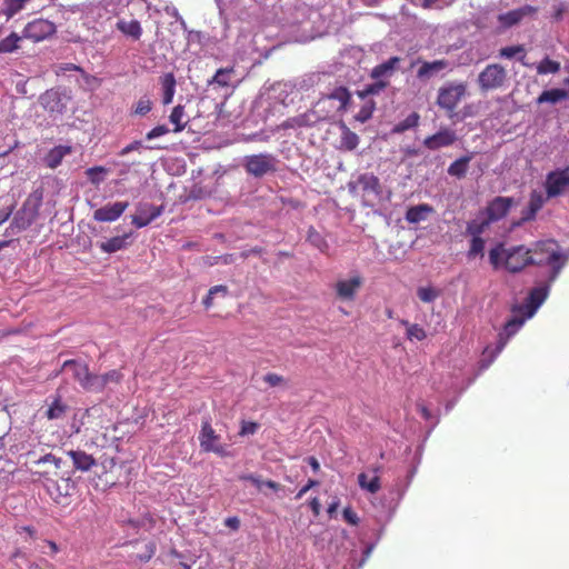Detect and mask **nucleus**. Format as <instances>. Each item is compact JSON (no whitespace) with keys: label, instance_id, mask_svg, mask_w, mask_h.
Returning <instances> with one entry per match:
<instances>
[{"label":"nucleus","instance_id":"338daca9","mask_svg":"<svg viewBox=\"0 0 569 569\" xmlns=\"http://www.w3.org/2000/svg\"><path fill=\"white\" fill-rule=\"evenodd\" d=\"M239 479L250 481L258 489H260L263 486V480H261L259 477H257L254 475H243V476H240Z\"/></svg>","mask_w":569,"mask_h":569},{"label":"nucleus","instance_id":"423d86ee","mask_svg":"<svg viewBox=\"0 0 569 569\" xmlns=\"http://www.w3.org/2000/svg\"><path fill=\"white\" fill-rule=\"evenodd\" d=\"M277 158L271 153H258L247 156L244 158L243 167L247 173L261 178L267 173L277 171Z\"/></svg>","mask_w":569,"mask_h":569},{"label":"nucleus","instance_id":"72a5a7b5","mask_svg":"<svg viewBox=\"0 0 569 569\" xmlns=\"http://www.w3.org/2000/svg\"><path fill=\"white\" fill-rule=\"evenodd\" d=\"M471 159L472 154L460 157L449 166L448 173L458 179L463 178L468 171V166Z\"/></svg>","mask_w":569,"mask_h":569},{"label":"nucleus","instance_id":"603ef678","mask_svg":"<svg viewBox=\"0 0 569 569\" xmlns=\"http://www.w3.org/2000/svg\"><path fill=\"white\" fill-rule=\"evenodd\" d=\"M545 204V199L541 193L533 191L529 199V210L535 216Z\"/></svg>","mask_w":569,"mask_h":569},{"label":"nucleus","instance_id":"f257e3e1","mask_svg":"<svg viewBox=\"0 0 569 569\" xmlns=\"http://www.w3.org/2000/svg\"><path fill=\"white\" fill-rule=\"evenodd\" d=\"M530 249L520 244L506 249L502 243H498L489 251V261L495 269L503 267L511 273L523 270L532 264Z\"/></svg>","mask_w":569,"mask_h":569},{"label":"nucleus","instance_id":"4c0bfd02","mask_svg":"<svg viewBox=\"0 0 569 569\" xmlns=\"http://www.w3.org/2000/svg\"><path fill=\"white\" fill-rule=\"evenodd\" d=\"M307 241L323 253L327 252L329 249L327 240L321 236L320 232L316 230L315 227H310L308 229Z\"/></svg>","mask_w":569,"mask_h":569},{"label":"nucleus","instance_id":"e2e57ef3","mask_svg":"<svg viewBox=\"0 0 569 569\" xmlns=\"http://www.w3.org/2000/svg\"><path fill=\"white\" fill-rule=\"evenodd\" d=\"M319 485L318 480L309 479L307 483L297 492L296 499H301L311 488Z\"/></svg>","mask_w":569,"mask_h":569},{"label":"nucleus","instance_id":"9b49d317","mask_svg":"<svg viewBox=\"0 0 569 569\" xmlns=\"http://www.w3.org/2000/svg\"><path fill=\"white\" fill-rule=\"evenodd\" d=\"M41 486L46 493L57 503H63L72 489L69 477L47 479V481L41 482Z\"/></svg>","mask_w":569,"mask_h":569},{"label":"nucleus","instance_id":"052dcab7","mask_svg":"<svg viewBox=\"0 0 569 569\" xmlns=\"http://www.w3.org/2000/svg\"><path fill=\"white\" fill-rule=\"evenodd\" d=\"M263 380L270 386V387H277L282 383H284V378L278 373L269 372L263 377Z\"/></svg>","mask_w":569,"mask_h":569},{"label":"nucleus","instance_id":"79ce46f5","mask_svg":"<svg viewBox=\"0 0 569 569\" xmlns=\"http://www.w3.org/2000/svg\"><path fill=\"white\" fill-rule=\"evenodd\" d=\"M107 173H108V169L102 166L91 167L86 170L87 178L94 186H99L103 181L104 176Z\"/></svg>","mask_w":569,"mask_h":569},{"label":"nucleus","instance_id":"f8f14e48","mask_svg":"<svg viewBox=\"0 0 569 569\" xmlns=\"http://www.w3.org/2000/svg\"><path fill=\"white\" fill-rule=\"evenodd\" d=\"M61 477H67L61 470V459L53 455H46L38 459V482Z\"/></svg>","mask_w":569,"mask_h":569},{"label":"nucleus","instance_id":"a211bd4d","mask_svg":"<svg viewBox=\"0 0 569 569\" xmlns=\"http://www.w3.org/2000/svg\"><path fill=\"white\" fill-rule=\"evenodd\" d=\"M457 140L456 132L445 128L423 140V146L429 150H437L453 144Z\"/></svg>","mask_w":569,"mask_h":569},{"label":"nucleus","instance_id":"ea45409f","mask_svg":"<svg viewBox=\"0 0 569 569\" xmlns=\"http://www.w3.org/2000/svg\"><path fill=\"white\" fill-rule=\"evenodd\" d=\"M420 116L417 112L410 113L406 119L397 123L393 128V132L402 133L409 129H413L419 124Z\"/></svg>","mask_w":569,"mask_h":569},{"label":"nucleus","instance_id":"4d7b16f0","mask_svg":"<svg viewBox=\"0 0 569 569\" xmlns=\"http://www.w3.org/2000/svg\"><path fill=\"white\" fill-rule=\"evenodd\" d=\"M42 553L53 556L58 552L59 548L56 542L50 540H43L41 545L38 546Z\"/></svg>","mask_w":569,"mask_h":569},{"label":"nucleus","instance_id":"774afa93","mask_svg":"<svg viewBox=\"0 0 569 569\" xmlns=\"http://www.w3.org/2000/svg\"><path fill=\"white\" fill-rule=\"evenodd\" d=\"M66 71H79L83 72V69L80 66L74 63H62L58 67L57 73L66 72Z\"/></svg>","mask_w":569,"mask_h":569},{"label":"nucleus","instance_id":"393cba45","mask_svg":"<svg viewBox=\"0 0 569 569\" xmlns=\"http://www.w3.org/2000/svg\"><path fill=\"white\" fill-rule=\"evenodd\" d=\"M71 152L72 148L70 146H56L48 153L44 154L42 161L48 168L56 169L61 164L63 158L70 154Z\"/></svg>","mask_w":569,"mask_h":569},{"label":"nucleus","instance_id":"9d476101","mask_svg":"<svg viewBox=\"0 0 569 569\" xmlns=\"http://www.w3.org/2000/svg\"><path fill=\"white\" fill-rule=\"evenodd\" d=\"M329 110L326 113H321V110H317L313 106L312 109L308 110L305 113H300L298 116L286 119L281 124V129H297L303 127H312L318 122L325 120L328 117Z\"/></svg>","mask_w":569,"mask_h":569},{"label":"nucleus","instance_id":"69168bd1","mask_svg":"<svg viewBox=\"0 0 569 569\" xmlns=\"http://www.w3.org/2000/svg\"><path fill=\"white\" fill-rule=\"evenodd\" d=\"M264 252V249L262 247H253L251 249H248V250H243L241 253H240V257L242 259H247L249 258L250 256H260Z\"/></svg>","mask_w":569,"mask_h":569},{"label":"nucleus","instance_id":"2f4dec72","mask_svg":"<svg viewBox=\"0 0 569 569\" xmlns=\"http://www.w3.org/2000/svg\"><path fill=\"white\" fill-rule=\"evenodd\" d=\"M568 91H566L565 89H550V90H545L540 93V96L537 98V103L538 104H542V103H558L562 100H566L568 98Z\"/></svg>","mask_w":569,"mask_h":569},{"label":"nucleus","instance_id":"e433bc0d","mask_svg":"<svg viewBox=\"0 0 569 569\" xmlns=\"http://www.w3.org/2000/svg\"><path fill=\"white\" fill-rule=\"evenodd\" d=\"M233 72H234L233 67L220 68L216 71L212 79L208 81V84H217L220 88H226L229 86L230 74H232Z\"/></svg>","mask_w":569,"mask_h":569},{"label":"nucleus","instance_id":"412c9836","mask_svg":"<svg viewBox=\"0 0 569 569\" xmlns=\"http://www.w3.org/2000/svg\"><path fill=\"white\" fill-rule=\"evenodd\" d=\"M523 321V319L515 317L506 322L503 330L498 335V342L493 356H497L503 350L508 340L521 328Z\"/></svg>","mask_w":569,"mask_h":569},{"label":"nucleus","instance_id":"bf43d9fd","mask_svg":"<svg viewBox=\"0 0 569 569\" xmlns=\"http://www.w3.org/2000/svg\"><path fill=\"white\" fill-rule=\"evenodd\" d=\"M169 132V128L164 124H160V126H157L154 127L153 129H151L147 134H146V138L148 140H152V139H156V138H159L161 136H164Z\"/></svg>","mask_w":569,"mask_h":569},{"label":"nucleus","instance_id":"49530a36","mask_svg":"<svg viewBox=\"0 0 569 569\" xmlns=\"http://www.w3.org/2000/svg\"><path fill=\"white\" fill-rule=\"evenodd\" d=\"M387 82L383 80H377L375 83L367 84L362 90L358 91V96L365 99L368 96L380 93L386 87Z\"/></svg>","mask_w":569,"mask_h":569},{"label":"nucleus","instance_id":"b1692460","mask_svg":"<svg viewBox=\"0 0 569 569\" xmlns=\"http://www.w3.org/2000/svg\"><path fill=\"white\" fill-rule=\"evenodd\" d=\"M449 62L445 59L435 61H423L417 71V78L420 80H429L440 71L448 68Z\"/></svg>","mask_w":569,"mask_h":569},{"label":"nucleus","instance_id":"6e6d98bb","mask_svg":"<svg viewBox=\"0 0 569 569\" xmlns=\"http://www.w3.org/2000/svg\"><path fill=\"white\" fill-rule=\"evenodd\" d=\"M152 109V103L147 98H141L136 104L134 113L139 116H146Z\"/></svg>","mask_w":569,"mask_h":569},{"label":"nucleus","instance_id":"a878e982","mask_svg":"<svg viewBox=\"0 0 569 569\" xmlns=\"http://www.w3.org/2000/svg\"><path fill=\"white\" fill-rule=\"evenodd\" d=\"M116 28L123 36L129 37L134 41L140 40V38L142 36V27H141L140 22L136 19H132V20L119 19L116 23Z\"/></svg>","mask_w":569,"mask_h":569},{"label":"nucleus","instance_id":"a18cd8bd","mask_svg":"<svg viewBox=\"0 0 569 569\" xmlns=\"http://www.w3.org/2000/svg\"><path fill=\"white\" fill-rule=\"evenodd\" d=\"M560 70V63L546 57L537 66V72L539 74L557 73Z\"/></svg>","mask_w":569,"mask_h":569},{"label":"nucleus","instance_id":"6e6552de","mask_svg":"<svg viewBox=\"0 0 569 569\" xmlns=\"http://www.w3.org/2000/svg\"><path fill=\"white\" fill-rule=\"evenodd\" d=\"M199 442L201 450L204 452H214L220 457L227 456L226 447L220 442V436L214 431L208 419L201 423Z\"/></svg>","mask_w":569,"mask_h":569},{"label":"nucleus","instance_id":"cd10ccee","mask_svg":"<svg viewBox=\"0 0 569 569\" xmlns=\"http://www.w3.org/2000/svg\"><path fill=\"white\" fill-rule=\"evenodd\" d=\"M401 59L399 57H391L387 61L376 66L370 73V77L375 80H382V78L390 77L398 68Z\"/></svg>","mask_w":569,"mask_h":569},{"label":"nucleus","instance_id":"c85d7f7f","mask_svg":"<svg viewBox=\"0 0 569 569\" xmlns=\"http://www.w3.org/2000/svg\"><path fill=\"white\" fill-rule=\"evenodd\" d=\"M69 407L62 402L61 398L54 397L50 402L47 403V409L44 411V417L48 420H62Z\"/></svg>","mask_w":569,"mask_h":569},{"label":"nucleus","instance_id":"ddd939ff","mask_svg":"<svg viewBox=\"0 0 569 569\" xmlns=\"http://www.w3.org/2000/svg\"><path fill=\"white\" fill-rule=\"evenodd\" d=\"M63 368L72 372V377L80 383L83 389L93 392V387H90V385L93 383L92 379L96 375L89 371V368L86 363L78 362L76 360H67L63 363Z\"/></svg>","mask_w":569,"mask_h":569},{"label":"nucleus","instance_id":"5fc2aeb1","mask_svg":"<svg viewBox=\"0 0 569 569\" xmlns=\"http://www.w3.org/2000/svg\"><path fill=\"white\" fill-rule=\"evenodd\" d=\"M519 53H525V48L521 44L505 47L499 50V56L506 59H511Z\"/></svg>","mask_w":569,"mask_h":569},{"label":"nucleus","instance_id":"7c9ffc66","mask_svg":"<svg viewBox=\"0 0 569 569\" xmlns=\"http://www.w3.org/2000/svg\"><path fill=\"white\" fill-rule=\"evenodd\" d=\"M130 238V233H126L123 236H117L103 241L99 244L101 251L106 253H113L119 250L127 248L128 239Z\"/></svg>","mask_w":569,"mask_h":569},{"label":"nucleus","instance_id":"c03bdc74","mask_svg":"<svg viewBox=\"0 0 569 569\" xmlns=\"http://www.w3.org/2000/svg\"><path fill=\"white\" fill-rule=\"evenodd\" d=\"M30 0H4L3 3V13L11 18L16 13H18L20 10L23 9L24 4L29 2Z\"/></svg>","mask_w":569,"mask_h":569},{"label":"nucleus","instance_id":"7ed1b4c3","mask_svg":"<svg viewBox=\"0 0 569 569\" xmlns=\"http://www.w3.org/2000/svg\"><path fill=\"white\" fill-rule=\"evenodd\" d=\"M529 249L531 252L530 260H532V264L550 266L552 268V272L549 277V281H555L565 264V259L560 253L558 243L555 240L538 241Z\"/></svg>","mask_w":569,"mask_h":569},{"label":"nucleus","instance_id":"de8ad7c7","mask_svg":"<svg viewBox=\"0 0 569 569\" xmlns=\"http://www.w3.org/2000/svg\"><path fill=\"white\" fill-rule=\"evenodd\" d=\"M56 32V26L48 21L38 19V41L48 38Z\"/></svg>","mask_w":569,"mask_h":569},{"label":"nucleus","instance_id":"c9c22d12","mask_svg":"<svg viewBox=\"0 0 569 569\" xmlns=\"http://www.w3.org/2000/svg\"><path fill=\"white\" fill-rule=\"evenodd\" d=\"M358 483L361 489L370 493H377L381 488L379 476H375L371 479H369L367 473L365 472L359 473Z\"/></svg>","mask_w":569,"mask_h":569},{"label":"nucleus","instance_id":"aec40b11","mask_svg":"<svg viewBox=\"0 0 569 569\" xmlns=\"http://www.w3.org/2000/svg\"><path fill=\"white\" fill-rule=\"evenodd\" d=\"M163 207L162 206H152V204H144L140 206L138 208V214H134L132 217V223L137 228H143L151 223L154 219H157L162 213Z\"/></svg>","mask_w":569,"mask_h":569},{"label":"nucleus","instance_id":"2eb2a0df","mask_svg":"<svg viewBox=\"0 0 569 569\" xmlns=\"http://www.w3.org/2000/svg\"><path fill=\"white\" fill-rule=\"evenodd\" d=\"M129 207L127 201H118L106 204L93 212V219L98 222H113L118 220Z\"/></svg>","mask_w":569,"mask_h":569},{"label":"nucleus","instance_id":"0e129e2a","mask_svg":"<svg viewBox=\"0 0 569 569\" xmlns=\"http://www.w3.org/2000/svg\"><path fill=\"white\" fill-rule=\"evenodd\" d=\"M142 147V143L141 141H133L131 143H129L128 146H126L123 149H121V151L119 152L120 156H126L132 151H136V150H139L140 148Z\"/></svg>","mask_w":569,"mask_h":569},{"label":"nucleus","instance_id":"0eeeda50","mask_svg":"<svg viewBox=\"0 0 569 569\" xmlns=\"http://www.w3.org/2000/svg\"><path fill=\"white\" fill-rule=\"evenodd\" d=\"M547 199H552L569 191V166L547 173L543 183Z\"/></svg>","mask_w":569,"mask_h":569},{"label":"nucleus","instance_id":"37998d69","mask_svg":"<svg viewBox=\"0 0 569 569\" xmlns=\"http://www.w3.org/2000/svg\"><path fill=\"white\" fill-rule=\"evenodd\" d=\"M400 323L407 327V338L409 340L416 339L418 341H421V340L426 339L427 333H426L425 329L422 327H420L419 325H417V323L411 325L407 320H401Z\"/></svg>","mask_w":569,"mask_h":569},{"label":"nucleus","instance_id":"20e7f679","mask_svg":"<svg viewBox=\"0 0 569 569\" xmlns=\"http://www.w3.org/2000/svg\"><path fill=\"white\" fill-rule=\"evenodd\" d=\"M509 80L507 69L500 63H490L478 74L477 82L481 91L503 88Z\"/></svg>","mask_w":569,"mask_h":569},{"label":"nucleus","instance_id":"8fccbe9b","mask_svg":"<svg viewBox=\"0 0 569 569\" xmlns=\"http://www.w3.org/2000/svg\"><path fill=\"white\" fill-rule=\"evenodd\" d=\"M485 240L481 237H473L470 241L468 257L473 258L478 254L483 256Z\"/></svg>","mask_w":569,"mask_h":569},{"label":"nucleus","instance_id":"13d9d810","mask_svg":"<svg viewBox=\"0 0 569 569\" xmlns=\"http://www.w3.org/2000/svg\"><path fill=\"white\" fill-rule=\"evenodd\" d=\"M259 425L253 421H242L239 431L240 436L253 435L257 432Z\"/></svg>","mask_w":569,"mask_h":569},{"label":"nucleus","instance_id":"3c124183","mask_svg":"<svg viewBox=\"0 0 569 569\" xmlns=\"http://www.w3.org/2000/svg\"><path fill=\"white\" fill-rule=\"evenodd\" d=\"M375 102L371 100L361 107L360 111L355 116V119L361 123L368 121L373 113Z\"/></svg>","mask_w":569,"mask_h":569},{"label":"nucleus","instance_id":"f3484780","mask_svg":"<svg viewBox=\"0 0 569 569\" xmlns=\"http://www.w3.org/2000/svg\"><path fill=\"white\" fill-rule=\"evenodd\" d=\"M538 11L537 7L526 4L521 8L510 10L498 16V21L503 29H509L518 24L525 17L533 16Z\"/></svg>","mask_w":569,"mask_h":569},{"label":"nucleus","instance_id":"09e8293b","mask_svg":"<svg viewBox=\"0 0 569 569\" xmlns=\"http://www.w3.org/2000/svg\"><path fill=\"white\" fill-rule=\"evenodd\" d=\"M419 299L423 302H432L439 297V291L432 287H420L417 290Z\"/></svg>","mask_w":569,"mask_h":569},{"label":"nucleus","instance_id":"1a4fd4ad","mask_svg":"<svg viewBox=\"0 0 569 569\" xmlns=\"http://www.w3.org/2000/svg\"><path fill=\"white\" fill-rule=\"evenodd\" d=\"M69 100L70 97L67 94L66 90H62L61 88H52L47 90L40 97L41 106L51 114H61L64 111Z\"/></svg>","mask_w":569,"mask_h":569},{"label":"nucleus","instance_id":"4468645a","mask_svg":"<svg viewBox=\"0 0 569 569\" xmlns=\"http://www.w3.org/2000/svg\"><path fill=\"white\" fill-rule=\"evenodd\" d=\"M362 283L363 279L359 274L350 279L338 280L335 284L336 295L341 300L352 301Z\"/></svg>","mask_w":569,"mask_h":569},{"label":"nucleus","instance_id":"bb28decb","mask_svg":"<svg viewBox=\"0 0 569 569\" xmlns=\"http://www.w3.org/2000/svg\"><path fill=\"white\" fill-rule=\"evenodd\" d=\"M159 83L161 86L162 91V103L170 104L173 100L177 80L172 72L163 73L159 78Z\"/></svg>","mask_w":569,"mask_h":569},{"label":"nucleus","instance_id":"f704fd0d","mask_svg":"<svg viewBox=\"0 0 569 569\" xmlns=\"http://www.w3.org/2000/svg\"><path fill=\"white\" fill-rule=\"evenodd\" d=\"M341 148L352 151L359 144V137L356 132L351 131L345 123H341Z\"/></svg>","mask_w":569,"mask_h":569},{"label":"nucleus","instance_id":"c756f323","mask_svg":"<svg viewBox=\"0 0 569 569\" xmlns=\"http://www.w3.org/2000/svg\"><path fill=\"white\" fill-rule=\"evenodd\" d=\"M68 455L72 459L74 468L81 471H88L96 463L91 455L81 450H71Z\"/></svg>","mask_w":569,"mask_h":569},{"label":"nucleus","instance_id":"5701e85b","mask_svg":"<svg viewBox=\"0 0 569 569\" xmlns=\"http://www.w3.org/2000/svg\"><path fill=\"white\" fill-rule=\"evenodd\" d=\"M122 379V372L120 370L113 369L103 375H96L92 379L93 383H91L90 387H93V392H101L110 383L119 385Z\"/></svg>","mask_w":569,"mask_h":569},{"label":"nucleus","instance_id":"6ab92c4d","mask_svg":"<svg viewBox=\"0 0 569 569\" xmlns=\"http://www.w3.org/2000/svg\"><path fill=\"white\" fill-rule=\"evenodd\" d=\"M513 204V199L509 197H496L487 206V214L488 220L498 221L505 218L511 206Z\"/></svg>","mask_w":569,"mask_h":569},{"label":"nucleus","instance_id":"58836bf2","mask_svg":"<svg viewBox=\"0 0 569 569\" xmlns=\"http://www.w3.org/2000/svg\"><path fill=\"white\" fill-rule=\"evenodd\" d=\"M183 117L184 107L181 104L176 106L169 116L170 122L174 124L173 132H181L186 128L187 122L182 121Z\"/></svg>","mask_w":569,"mask_h":569},{"label":"nucleus","instance_id":"f03ea898","mask_svg":"<svg viewBox=\"0 0 569 569\" xmlns=\"http://www.w3.org/2000/svg\"><path fill=\"white\" fill-rule=\"evenodd\" d=\"M348 188L350 193L359 194L362 204L368 208H373L382 199L383 188L373 172L360 173L348 183Z\"/></svg>","mask_w":569,"mask_h":569},{"label":"nucleus","instance_id":"864d4df0","mask_svg":"<svg viewBox=\"0 0 569 569\" xmlns=\"http://www.w3.org/2000/svg\"><path fill=\"white\" fill-rule=\"evenodd\" d=\"M489 220L479 222L477 220H472L467 224V233L473 237H480L483 232L485 228L489 224Z\"/></svg>","mask_w":569,"mask_h":569},{"label":"nucleus","instance_id":"680f3d73","mask_svg":"<svg viewBox=\"0 0 569 569\" xmlns=\"http://www.w3.org/2000/svg\"><path fill=\"white\" fill-rule=\"evenodd\" d=\"M342 516L346 522L351 526H357L359 523L358 515L350 507L343 509Z\"/></svg>","mask_w":569,"mask_h":569},{"label":"nucleus","instance_id":"473e14b6","mask_svg":"<svg viewBox=\"0 0 569 569\" xmlns=\"http://www.w3.org/2000/svg\"><path fill=\"white\" fill-rule=\"evenodd\" d=\"M430 212H432V207L426 203L410 207L406 212V220L409 223H418L425 220Z\"/></svg>","mask_w":569,"mask_h":569},{"label":"nucleus","instance_id":"4be33fe9","mask_svg":"<svg viewBox=\"0 0 569 569\" xmlns=\"http://www.w3.org/2000/svg\"><path fill=\"white\" fill-rule=\"evenodd\" d=\"M549 295V284H541L530 290L527 298L526 308L528 310V317H531L537 309L543 303Z\"/></svg>","mask_w":569,"mask_h":569},{"label":"nucleus","instance_id":"dca6fc26","mask_svg":"<svg viewBox=\"0 0 569 569\" xmlns=\"http://www.w3.org/2000/svg\"><path fill=\"white\" fill-rule=\"evenodd\" d=\"M329 100L337 101L336 111H346L351 101V93L346 87H337L329 94L319 99L315 107L317 110H321L322 113L325 110L321 107Z\"/></svg>","mask_w":569,"mask_h":569},{"label":"nucleus","instance_id":"39448f33","mask_svg":"<svg viewBox=\"0 0 569 569\" xmlns=\"http://www.w3.org/2000/svg\"><path fill=\"white\" fill-rule=\"evenodd\" d=\"M466 94L467 84L465 82L449 83L439 88L437 104L451 116Z\"/></svg>","mask_w":569,"mask_h":569},{"label":"nucleus","instance_id":"a19ab883","mask_svg":"<svg viewBox=\"0 0 569 569\" xmlns=\"http://www.w3.org/2000/svg\"><path fill=\"white\" fill-rule=\"evenodd\" d=\"M21 39L22 37H19L16 32L10 33L0 41V53H10L17 50Z\"/></svg>","mask_w":569,"mask_h":569}]
</instances>
